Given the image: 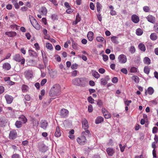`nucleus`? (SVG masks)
<instances>
[{
  "label": "nucleus",
  "mask_w": 158,
  "mask_h": 158,
  "mask_svg": "<svg viewBox=\"0 0 158 158\" xmlns=\"http://www.w3.org/2000/svg\"><path fill=\"white\" fill-rule=\"evenodd\" d=\"M10 28L13 29H15L16 30H17L18 29V26L16 24H13L10 25Z\"/></svg>",
  "instance_id": "nucleus-46"
},
{
  "label": "nucleus",
  "mask_w": 158,
  "mask_h": 158,
  "mask_svg": "<svg viewBox=\"0 0 158 158\" xmlns=\"http://www.w3.org/2000/svg\"><path fill=\"white\" fill-rule=\"evenodd\" d=\"M119 146L121 151L122 152H123L126 146L124 145L123 146L121 144H119Z\"/></svg>",
  "instance_id": "nucleus-48"
},
{
  "label": "nucleus",
  "mask_w": 158,
  "mask_h": 158,
  "mask_svg": "<svg viewBox=\"0 0 158 158\" xmlns=\"http://www.w3.org/2000/svg\"><path fill=\"white\" fill-rule=\"evenodd\" d=\"M19 120L22 123H26L27 122V119L24 115H21L19 118Z\"/></svg>",
  "instance_id": "nucleus-25"
},
{
  "label": "nucleus",
  "mask_w": 158,
  "mask_h": 158,
  "mask_svg": "<svg viewBox=\"0 0 158 158\" xmlns=\"http://www.w3.org/2000/svg\"><path fill=\"white\" fill-rule=\"evenodd\" d=\"M103 118L101 116L98 117L95 120V123L98 124L103 121Z\"/></svg>",
  "instance_id": "nucleus-23"
},
{
  "label": "nucleus",
  "mask_w": 158,
  "mask_h": 158,
  "mask_svg": "<svg viewBox=\"0 0 158 158\" xmlns=\"http://www.w3.org/2000/svg\"><path fill=\"white\" fill-rule=\"evenodd\" d=\"M106 151L107 154L110 156H112L114 152L113 149L110 148H107Z\"/></svg>",
  "instance_id": "nucleus-19"
},
{
  "label": "nucleus",
  "mask_w": 158,
  "mask_h": 158,
  "mask_svg": "<svg viewBox=\"0 0 158 158\" xmlns=\"http://www.w3.org/2000/svg\"><path fill=\"white\" fill-rule=\"evenodd\" d=\"M118 37L117 36H114L111 38V41L114 44H118L119 43L117 39Z\"/></svg>",
  "instance_id": "nucleus-26"
},
{
  "label": "nucleus",
  "mask_w": 158,
  "mask_h": 158,
  "mask_svg": "<svg viewBox=\"0 0 158 158\" xmlns=\"http://www.w3.org/2000/svg\"><path fill=\"white\" fill-rule=\"evenodd\" d=\"M82 128L85 131L88 130L89 127L88 123L85 118H84L82 121Z\"/></svg>",
  "instance_id": "nucleus-8"
},
{
  "label": "nucleus",
  "mask_w": 158,
  "mask_h": 158,
  "mask_svg": "<svg viewBox=\"0 0 158 158\" xmlns=\"http://www.w3.org/2000/svg\"><path fill=\"white\" fill-rule=\"evenodd\" d=\"M33 27L37 30H39L40 29V26L38 24V23L35 24Z\"/></svg>",
  "instance_id": "nucleus-57"
},
{
  "label": "nucleus",
  "mask_w": 158,
  "mask_h": 158,
  "mask_svg": "<svg viewBox=\"0 0 158 158\" xmlns=\"http://www.w3.org/2000/svg\"><path fill=\"white\" fill-rule=\"evenodd\" d=\"M87 100L88 102L91 103H94V100L91 96L88 97L87 98Z\"/></svg>",
  "instance_id": "nucleus-43"
},
{
  "label": "nucleus",
  "mask_w": 158,
  "mask_h": 158,
  "mask_svg": "<svg viewBox=\"0 0 158 158\" xmlns=\"http://www.w3.org/2000/svg\"><path fill=\"white\" fill-rule=\"evenodd\" d=\"M64 6L67 8H71V7L70 6L68 2H65L64 3Z\"/></svg>",
  "instance_id": "nucleus-64"
},
{
  "label": "nucleus",
  "mask_w": 158,
  "mask_h": 158,
  "mask_svg": "<svg viewBox=\"0 0 158 158\" xmlns=\"http://www.w3.org/2000/svg\"><path fill=\"white\" fill-rule=\"evenodd\" d=\"M131 100H127L125 102V104L126 106H129L130 105V104L131 102Z\"/></svg>",
  "instance_id": "nucleus-60"
},
{
  "label": "nucleus",
  "mask_w": 158,
  "mask_h": 158,
  "mask_svg": "<svg viewBox=\"0 0 158 158\" xmlns=\"http://www.w3.org/2000/svg\"><path fill=\"white\" fill-rule=\"evenodd\" d=\"M61 135V133L60 132V128L58 126L56 127L55 132V136L58 137H60Z\"/></svg>",
  "instance_id": "nucleus-18"
},
{
  "label": "nucleus",
  "mask_w": 158,
  "mask_h": 158,
  "mask_svg": "<svg viewBox=\"0 0 158 158\" xmlns=\"http://www.w3.org/2000/svg\"><path fill=\"white\" fill-rule=\"evenodd\" d=\"M78 66L77 64L76 63L72 64L71 66V68L73 69H76Z\"/></svg>",
  "instance_id": "nucleus-49"
},
{
  "label": "nucleus",
  "mask_w": 158,
  "mask_h": 158,
  "mask_svg": "<svg viewBox=\"0 0 158 158\" xmlns=\"http://www.w3.org/2000/svg\"><path fill=\"white\" fill-rule=\"evenodd\" d=\"M148 94L150 95H152L154 93V89L152 87H149L148 89Z\"/></svg>",
  "instance_id": "nucleus-38"
},
{
  "label": "nucleus",
  "mask_w": 158,
  "mask_h": 158,
  "mask_svg": "<svg viewBox=\"0 0 158 158\" xmlns=\"http://www.w3.org/2000/svg\"><path fill=\"white\" fill-rule=\"evenodd\" d=\"M25 77L27 79H29L32 76V72L31 71H28L25 73Z\"/></svg>",
  "instance_id": "nucleus-17"
},
{
  "label": "nucleus",
  "mask_w": 158,
  "mask_h": 158,
  "mask_svg": "<svg viewBox=\"0 0 158 158\" xmlns=\"http://www.w3.org/2000/svg\"><path fill=\"white\" fill-rule=\"evenodd\" d=\"M81 84H84V87L86 85V83H87L88 81L87 79L84 77L80 78Z\"/></svg>",
  "instance_id": "nucleus-24"
},
{
  "label": "nucleus",
  "mask_w": 158,
  "mask_h": 158,
  "mask_svg": "<svg viewBox=\"0 0 158 158\" xmlns=\"http://www.w3.org/2000/svg\"><path fill=\"white\" fill-rule=\"evenodd\" d=\"M48 125L47 122L45 120H41L40 122V127L43 129L45 130Z\"/></svg>",
  "instance_id": "nucleus-11"
},
{
  "label": "nucleus",
  "mask_w": 158,
  "mask_h": 158,
  "mask_svg": "<svg viewBox=\"0 0 158 158\" xmlns=\"http://www.w3.org/2000/svg\"><path fill=\"white\" fill-rule=\"evenodd\" d=\"M11 158H20V157L19 155L15 153L12 155Z\"/></svg>",
  "instance_id": "nucleus-51"
},
{
  "label": "nucleus",
  "mask_w": 158,
  "mask_h": 158,
  "mask_svg": "<svg viewBox=\"0 0 158 158\" xmlns=\"http://www.w3.org/2000/svg\"><path fill=\"white\" fill-rule=\"evenodd\" d=\"M47 82V79H43L40 82V85L41 86L44 85Z\"/></svg>",
  "instance_id": "nucleus-56"
},
{
  "label": "nucleus",
  "mask_w": 158,
  "mask_h": 158,
  "mask_svg": "<svg viewBox=\"0 0 158 158\" xmlns=\"http://www.w3.org/2000/svg\"><path fill=\"white\" fill-rule=\"evenodd\" d=\"M96 40L98 42H101L103 41L105 39L102 37L98 36L96 38Z\"/></svg>",
  "instance_id": "nucleus-39"
},
{
  "label": "nucleus",
  "mask_w": 158,
  "mask_h": 158,
  "mask_svg": "<svg viewBox=\"0 0 158 158\" xmlns=\"http://www.w3.org/2000/svg\"><path fill=\"white\" fill-rule=\"evenodd\" d=\"M103 60L104 61H106L108 59V57L106 55L103 54L102 55Z\"/></svg>",
  "instance_id": "nucleus-50"
},
{
  "label": "nucleus",
  "mask_w": 158,
  "mask_h": 158,
  "mask_svg": "<svg viewBox=\"0 0 158 158\" xmlns=\"http://www.w3.org/2000/svg\"><path fill=\"white\" fill-rule=\"evenodd\" d=\"M150 39L152 40H156L157 38L156 34L155 33H152L150 35Z\"/></svg>",
  "instance_id": "nucleus-29"
},
{
  "label": "nucleus",
  "mask_w": 158,
  "mask_h": 158,
  "mask_svg": "<svg viewBox=\"0 0 158 158\" xmlns=\"http://www.w3.org/2000/svg\"><path fill=\"white\" fill-rule=\"evenodd\" d=\"M144 72L146 74H148L149 73L150 69L148 66H145L144 68Z\"/></svg>",
  "instance_id": "nucleus-37"
},
{
  "label": "nucleus",
  "mask_w": 158,
  "mask_h": 158,
  "mask_svg": "<svg viewBox=\"0 0 158 158\" xmlns=\"http://www.w3.org/2000/svg\"><path fill=\"white\" fill-rule=\"evenodd\" d=\"M2 67L4 69L8 70L11 69V67L9 63H5L3 64Z\"/></svg>",
  "instance_id": "nucleus-15"
},
{
  "label": "nucleus",
  "mask_w": 158,
  "mask_h": 158,
  "mask_svg": "<svg viewBox=\"0 0 158 158\" xmlns=\"http://www.w3.org/2000/svg\"><path fill=\"white\" fill-rule=\"evenodd\" d=\"M5 98L8 104H11L13 100V98L11 96L8 94H6L5 96Z\"/></svg>",
  "instance_id": "nucleus-10"
},
{
  "label": "nucleus",
  "mask_w": 158,
  "mask_h": 158,
  "mask_svg": "<svg viewBox=\"0 0 158 158\" xmlns=\"http://www.w3.org/2000/svg\"><path fill=\"white\" fill-rule=\"evenodd\" d=\"M118 81V79L117 77H114L112 80V82L114 83H116Z\"/></svg>",
  "instance_id": "nucleus-58"
},
{
  "label": "nucleus",
  "mask_w": 158,
  "mask_h": 158,
  "mask_svg": "<svg viewBox=\"0 0 158 158\" xmlns=\"http://www.w3.org/2000/svg\"><path fill=\"white\" fill-rule=\"evenodd\" d=\"M73 11V10L71 8H68L66 10V12L68 14H70L72 13Z\"/></svg>",
  "instance_id": "nucleus-59"
},
{
  "label": "nucleus",
  "mask_w": 158,
  "mask_h": 158,
  "mask_svg": "<svg viewBox=\"0 0 158 158\" xmlns=\"http://www.w3.org/2000/svg\"><path fill=\"white\" fill-rule=\"evenodd\" d=\"M96 7L97 11L98 13H100L101 9L102 8V5L99 2H97L96 3Z\"/></svg>",
  "instance_id": "nucleus-32"
},
{
  "label": "nucleus",
  "mask_w": 158,
  "mask_h": 158,
  "mask_svg": "<svg viewBox=\"0 0 158 158\" xmlns=\"http://www.w3.org/2000/svg\"><path fill=\"white\" fill-rule=\"evenodd\" d=\"M132 21L135 23H137L139 21V19L138 16L136 15H133L131 16Z\"/></svg>",
  "instance_id": "nucleus-12"
},
{
  "label": "nucleus",
  "mask_w": 158,
  "mask_h": 158,
  "mask_svg": "<svg viewBox=\"0 0 158 158\" xmlns=\"http://www.w3.org/2000/svg\"><path fill=\"white\" fill-rule=\"evenodd\" d=\"M29 17L30 22L33 26L38 23V22L32 16L29 15Z\"/></svg>",
  "instance_id": "nucleus-16"
},
{
  "label": "nucleus",
  "mask_w": 158,
  "mask_h": 158,
  "mask_svg": "<svg viewBox=\"0 0 158 158\" xmlns=\"http://www.w3.org/2000/svg\"><path fill=\"white\" fill-rule=\"evenodd\" d=\"M61 88L60 86L58 84L54 85L51 88L49 92V94L51 97L59 96L60 94Z\"/></svg>",
  "instance_id": "nucleus-1"
},
{
  "label": "nucleus",
  "mask_w": 158,
  "mask_h": 158,
  "mask_svg": "<svg viewBox=\"0 0 158 158\" xmlns=\"http://www.w3.org/2000/svg\"><path fill=\"white\" fill-rule=\"evenodd\" d=\"M137 72V69L135 67H132L130 69V72L132 73H135Z\"/></svg>",
  "instance_id": "nucleus-47"
},
{
  "label": "nucleus",
  "mask_w": 158,
  "mask_h": 158,
  "mask_svg": "<svg viewBox=\"0 0 158 158\" xmlns=\"http://www.w3.org/2000/svg\"><path fill=\"white\" fill-rule=\"evenodd\" d=\"M51 18L53 20H55L57 19V15L56 14L52 15L51 16Z\"/></svg>",
  "instance_id": "nucleus-54"
},
{
  "label": "nucleus",
  "mask_w": 158,
  "mask_h": 158,
  "mask_svg": "<svg viewBox=\"0 0 158 158\" xmlns=\"http://www.w3.org/2000/svg\"><path fill=\"white\" fill-rule=\"evenodd\" d=\"M29 55L34 57L37 56V53L34 51L31 50H29L28 51Z\"/></svg>",
  "instance_id": "nucleus-27"
},
{
  "label": "nucleus",
  "mask_w": 158,
  "mask_h": 158,
  "mask_svg": "<svg viewBox=\"0 0 158 158\" xmlns=\"http://www.w3.org/2000/svg\"><path fill=\"white\" fill-rule=\"evenodd\" d=\"M92 75L94 77L96 78H98L100 77L99 74L96 71L93 72Z\"/></svg>",
  "instance_id": "nucleus-35"
},
{
  "label": "nucleus",
  "mask_w": 158,
  "mask_h": 158,
  "mask_svg": "<svg viewBox=\"0 0 158 158\" xmlns=\"http://www.w3.org/2000/svg\"><path fill=\"white\" fill-rule=\"evenodd\" d=\"M15 126L17 128H20L22 126V122L19 120L15 122Z\"/></svg>",
  "instance_id": "nucleus-33"
},
{
  "label": "nucleus",
  "mask_w": 158,
  "mask_h": 158,
  "mask_svg": "<svg viewBox=\"0 0 158 158\" xmlns=\"http://www.w3.org/2000/svg\"><path fill=\"white\" fill-rule=\"evenodd\" d=\"M101 84L103 85H105L107 83V82L104 79L102 78L101 79Z\"/></svg>",
  "instance_id": "nucleus-45"
},
{
  "label": "nucleus",
  "mask_w": 158,
  "mask_h": 158,
  "mask_svg": "<svg viewBox=\"0 0 158 158\" xmlns=\"http://www.w3.org/2000/svg\"><path fill=\"white\" fill-rule=\"evenodd\" d=\"M5 35H8L9 37H12L16 35V33L14 31H7L5 33Z\"/></svg>",
  "instance_id": "nucleus-20"
},
{
  "label": "nucleus",
  "mask_w": 158,
  "mask_h": 158,
  "mask_svg": "<svg viewBox=\"0 0 158 158\" xmlns=\"http://www.w3.org/2000/svg\"><path fill=\"white\" fill-rule=\"evenodd\" d=\"M138 47L142 51L144 52L146 50L145 46L143 44H140L138 46Z\"/></svg>",
  "instance_id": "nucleus-28"
},
{
  "label": "nucleus",
  "mask_w": 158,
  "mask_h": 158,
  "mask_svg": "<svg viewBox=\"0 0 158 158\" xmlns=\"http://www.w3.org/2000/svg\"><path fill=\"white\" fill-rule=\"evenodd\" d=\"M121 71L125 74H127V70L125 68L122 69L121 70Z\"/></svg>",
  "instance_id": "nucleus-61"
},
{
  "label": "nucleus",
  "mask_w": 158,
  "mask_h": 158,
  "mask_svg": "<svg viewBox=\"0 0 158 158\" xmlns=\"http://www.w3.org/2000/svg\"><path fill=\"white\" fill-rule=\"evenodd\" d=\"M144 64L147 65H149L151 64V60L148 57H145L143 60Z\"/></svg>",
  "instance_id": "nucleus-22"
},
{
  "label": "nucleus",
  "mask_w": 158,
  "mask_h": 158,
  "mask_svg": "<svg viewBox=\"0 0 158 158\" xmlns=\"http://www.w3.org/2000/svg\"><path fill=\"white\" fill-rule=\"evenodd\" d=\"M147 20L149 22L154 24L156 23V18L155 17L152 15H149L146 17Z\"/></svg>",
  "instance_id": "nucleus-9"
},
{
  "label": "nucleus",
  "mask_w": 158,
  "mask_h": 158,
  "mask_svg": "<svg viewBox=\"0 0 158 158\" xmlns=\"http://www.w3.org/2000/svg\"><path fill=\"white\" fill-rule=\"evenodd\" d=\"M41 53L42 54L44 63V64L45 66L46 67V65L47 64V62H48L47 57V56L44 52L42 51Z\"/></svg>",
  "instance_id": "nucleus-13"
},
{
  "label": "nucleus",
  "mask_w": 158,
  "mask_h": 158,
  "mask_svg": "<svg viewBox=\"0 0 158 158\" xmlns=\"http://www.w3.org/2000/svg\"><path fill=\"white\" fill-rule=\"evenodd\" d=\"M72 47L75 50H77L78 48V45L75 43V42L73 40H72Z\"/></svg>",
  "instance_id": "nucleus-34"
},
{
  "label": "nucleus",
  "mask_w": 158,
  "mask_h": 158,
  "mask_svg": "<svg viewBox=\"0 0 158 158\" xmlns=\"http://www.w3.org/2000/svg\"><path fill=\"white\" fill-rule=\"evenodd\" d=\"M143 10L144 12H149L150 10V8L149 6H145L143 7Z\"/></svg>",
  "instance_id": "nucleus-41"
},
{
  "label": "nucleus",
  "mask_w": 158,
  "mask_h": 158,
  "mask_svg": "<svg viewBox=\"0 0 158 158\" xmlns=\"http://www.w3.org/2000/svg\"><path fill=\"white\" fill-rule=\"evenodd\" d=\"M45 46L46 48L49 50H51L53 49V47L52 45L49 43H46Z\"/></svg>",
  "instance_id": "nucleus-40"
},
{
  "label": "nucleus",
  "mask_w": 158,
  "mask_h": 158,
  "mask_svg": "<svg viewBox=\"0 0 158 158\" xmlns=\"http://www.w3.org/2000/svg\"><path fill=\"white\" fill-rule=\"evenodd\" d=\"M132 79L134 80L135 82L138 83L139 81V78L137 76H133L132 77Z\"/></svg>",
  "instance_id": "nucleus-36"
},
{
  "label": "nucleus",
  "mask_w": 158,
  "mask_h": 158,
  "mask_svg": "<svg viewBox=\"0 0 158 158\" xmlns=\"http://www.w3.org/2000/svg\"><path fill=\"white\" fill-rule=\"evenodd\" d=\"M97 105L99 107L101 106L102 105V101L100 100H98V101H96Z\"/></svg>",
  "instance_id": "nucleus-55"
},
{
  "label": "nucleus",
  "mask_w": 158,
  "mask_h": 158,
  "mask_svg": "<svg viewBox=\"0 0 158 158\" xmlns=\"http://www.w3.org/2000/svg\"><path fill=\"white\" fill-rule=\"evenodd\" d=\"M94 33L92 31H89L87 35V37L89 41H91L93 39Z\"/></svg>",
  "instance_id": "nucleus-21"
},
{
  "label": "nucleus",
  "mask_w": 158,
  "mask_h": 158,
  "mask_svg": "<svg viewBox=\"0 0 158 158\" xmlns=\"http://www.w3.org/2000/svg\"><path fill=\"white\" fill-rule=\"evenodd\" d=\"M69 112L66 109L63 108L61 109L60 111V115L63 118L67 116L69 114Z\"/></svg>",
  "instance_id": "nucleus-4"
},
{
  "label": "nucleus",
  "mask_w": 158,
  "mask_h": 158,
  "mask_svg": "<svg viewBox=\"0 0 158 158\" xmlns=\"http://www.w3.org/2000/svg\"><path fill=\"white\" fill-rule=\"evenodd\" d=\"M143 33V30L140 28H139L136 29V33L138 35H141Z\"/></svg>",
  "instance_id": "nucleus-31"
},
{
  "label": "nucleus",
  "mask_w": 158,
  "mask_h": 158,
  "mask_svg": "<svg viewBox=\"0 0 158 158\" xmlns=\"http://www.w3.org/2000/svg\"><path fill=\"white\" fill-rule=\"evenodd\" d=\"M4 88L3 86H0V94H2L4 91Z\"/></svg>",
  "instance_id": "nucleus-62"
},
{
  "label": "nucleus",
  "mask_w": 158,
  "mask_h": 158,
  "mask_svg": "<svg viewBox=\"0 0 158 158\" xmlns=\"http://www.w3.org/2000/svg\"><path fill=\"white\" fill-rule=\"evenodd\" d=\"M28 87L27 85H23L22 86V90L23 92H26L28 91Z\"/></svg>",
  "instance_id": "nucleus-30"
},
{
  "label": "nucleus",
  "mask_w": 158,
  "mask_h": 158,
  "mask_svg": "<svg viewBox=\"0 0 158 158\" xmlns=\"http://www.w3.org/2000/svg\"><path fill=\"white\" fill-rule=\"evenodd\" d=\"M72 82L73 84L78 86L84 87V85L81 84L80 78H76L72 80Z\"/></svg>",
  "instance_id": "nucleus-6"
},
{
  "label": "nucleus",
  "mask_w": 158,
  "mask_h": 158,
  "mask_svg": "<svg viewBox=\"0 0 158 158\" xmlns=\"http://www.w3.org/2000/svg\"><path fill=\"white\" fill-rule=\"evenodd\" d=\"M104 117L106 118H109L111 117L110 114L109 112H107V113H105L103 114Z\"/></svg>",
  "instance_id": "nucleus-44"
},
{
  "label": "nucleus",
  "mask_w": 158,
  "mask_h": 158,
  "mask_svg": "<svg viewBox=\"0 0 158 158\" xmlns=\"http://www.w3.org/2000/svg\"><path fill=\"white\" fill-rule=\"evenodd\" d=\"M93 110V106L92 105H90L88 106V111L89 112H91Z\"/></svg>",
  "instance_id": "nucleus-53"
},
{
  "label": "nucleus",
  "mask_w": 158,
  "mask_h": 158,
  "mask_svg": "<svg viewBox=\"0 0 158 158\" xmlns=\"http://www.w3.org/2000/svg\"><path fill=\"white\" fill-rule=\"evenodd\" d=\"M13 59L16 61L20 62L21 64H23L25 63V59L22 57L20 55L17 54L13 57Z\"/></svg>",
  "instance_id": "nucleus-3"
},
{
  "label": "nucleus",
  "mask_w": 158,
  "mask_h": 158,
  "mask_svg": "<svg viewBox=\"0 0 158 158\" xmlns=\"http://www.w3.org/2000/svg\"><path fill=\"white\" fill-rule=\"evenodd\" d=\"M118 59L119 62L121 63H125L127 61L126 56L123 54L120 55L118 56Z\"/></svg>",
  "instance_id": "nucleus-5"
},
{
  "label": "nucleus",
  "mask_w": 158,
  "mask_h": 158,
  "mask_svg": "<svg viewBox=\"0 0 158 158\" xmlns=\"http://www.w3.org/2000/svg\"><path fill=\"white\" fill-rule=\"evenodd\" d=\"M39 12L41 15H45L47 12V10L45 7L42 6L40 8Z\"/></svg>",
  "instance_id": "nucleus-14"
},
{
  "label": "nucleus",
  "mask_w": 158,
  "mask_h": 158,
  "mask_svg": "<svg viewBox=\"0 0 158 158\" xmlns=\"http://www.w3.org/2000/svg\"><path fill=\"white\" fill-rule=\"evenodd\" d=\"M17 136V133L15 130H12L10 131L9 135V138L10 139H15Z\"/></svg>",
  "instance_id": "nucleus-7"
},
{
  "label": "nucleus",
  "mask_w": 158,
  "mask_h": 158,
  "mask_svg": "<svg viewBox=\"0 0 158 158\" xmlns=\"http://www.w3.org/2000/svg\"><path fill=\"white\" fill-rule=\"evenodd\" d=\"M98 71L100 73L103 74L105 73V70L103 68H100L99 69Z\"/></svg>",
  "instance_id": "nucleus-63"
},
{
  "label": "nucleus",
  "mask_w": 158,
  "mask_h": 158,
  "mask_svg": "<svg viewBox=\"0 0 158 158\" xmlns=\"http://www.w3.org/2000/svg\"><path fill=\"white\" fill-rule=\"evenodd\" d=\"M129 51L132 54L134 53L135 51V47L133 46H131L129 49Z\"/></svg>",
  "instance_id": "nucleus-42"
},
{
  "label": "nucleus",
  "mask_w": 158,
  "mask_h": 158,
  "mask_svg": "<svg viewBox=\"0 0 158 158\" xmlns=\"http://www.w3.org/2000/svg\"><path fill=\"white\" fill-rule=\"evenodd\" d=\"M154 29L155 31L158 33V23L156 24L154 26Z\"/></svg>",
  "instance_id": "nucleus-52"
},
{
  "label": "nucleus",
  "mask_w": 158,
  "mask_h": 158,
  "mask_svg": "<svg viewBox=\"0 0 158 158\" xmlns=\"http://www.w3.org/2000/svg\"><path fill=\"white\" fill-rule=\"evenodd\" d=\"M90 135V131L89 130L83 131L82 132L81 135L77 138V141L79 144L83 145L87 142V139L85 135L89 136Z\"/></svg>",
  "instance_id": "nucleus-2"
}]
</instances>
